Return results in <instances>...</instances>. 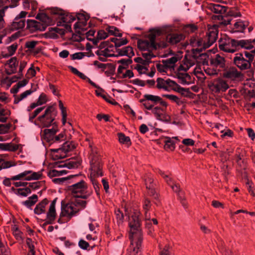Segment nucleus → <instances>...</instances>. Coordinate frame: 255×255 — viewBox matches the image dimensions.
Returning <instances> with one entry per match:
<instances>
[{
    "label": "nucleus",
    "mask_w": 255,
    "mask_h": 255,
    "mask_svg": "<svg viewBox=\"0 0 255 255\" xmlns=\"http://www.w3.org/2000/svg\"><path fill=\"white\" fill-rule=\"evenodd\" d=\"M175 140H178L177 136L169 137H165L164 140V149L167 151H172L175 147Z\"/></svg>",
    "instance_id": "nucleus-20"
},
{
    "label": "nucleus",
    "mask_w": 255,
    "mask_h": 255,
    "mask_svg": "<svg viewBox=\"0 0 255 255\" xmlns=\"http://www.w3.org/2000/svg\"><path fill=\"white\" fill-rule=\"evenodd\" d=\"M112 41L115 43L116 47H120L128 43L127 40L125 38L118 39L117 38H113L112 39Z\"/></svg>",
    "instance_id": "nucleus-57"
},
{
    "label": "nucleus",
    "mask_w": 255,
    "mask_h": 255,
    "mask_svg": "<svg viewBox=\"0 0 255 255\" xmlns=\"http://www.w3.org/2000/svg\"><path fill=\"white\" fill-rule=\"evenodd\" d=\"M11 231L13 236L17 240L21 241L22 240V233L16 225H14L12 226Z\"/></svg>",
    "instance_id": "nucleus-43"
},
{
    "label": "nucleus",
    "mask_w": 255,
    "mask_h": 255,
    "mask_svg": "<svg viewBox=\"0 0 255 255\" xmlns=\"http://www.w3.org/2000/svg\"><path fill=\"white\" fill-rule=\"evenodd\" d=\"M48 204L47 199H45L39 203L34 209V213L37 215H40L46 213L47 206Z\"/></svg>",
    "instance_id": "nucleus-21"
},
{
    "label": "nucleus",
    "mask_w": 255,
    "mask_h": 255,
    "mask_svg": "<svg viewBox=\"0 0 255 255\" xmlns=\"http://www.w3.org/2000/svg\"><path fill=\"white\" fill-rule=\"evenodd\" d=\"M156 67L157 71L161 73L162 75L168 74V72H172L171 69L168 68L166 63L163 60L162 61L161 63H157L156 65Z\"/></svg>",
    "instance_id": "nucleus-29"
},
{
    "label": "nucleus",
    "mask_w": 255,
    "mask_h": 255,
    "mask_svg": "<svg viewBox=\"0 0 255 255\" xmlns=\"http://www.w3.org/2000/svg\"><path fill=\"white\" fill-rule=\"evenodd\" d=\"M156 87L159 89H162L166 91H171L172 90L178 92L184 91V89L181 88L175 82L168 79L164 80L161 78H157L156 80Z\"/></svg>",
    "instance_id": "nucleus-9"
},
{
    "label": "nucleus",
    "mask_w": 255,
    "mask_h": 255,
    "mask_svg": "<svg viewBox=\"0 0 255 255\" xmlns=\"http://www.w3.org/2000/svg\"><path fill=\"white\" fill-rule=\"evenodd\" d=\"M18 65V61L15 58H11L7 61L5 65V70L6 73L8 74H11L15 73L16 71V67Z\"/></svg>",
    "instance_id": "nucleus-19"
},
{
    "label": "nucleus",
    "mask_w": 255,
    "mask_h": 255,
    "mask_svg": "<svg viewBox=\"0 0 255 255\" xmlns=\"http://www.w3.org/2000/svg\"><path fill=\"white\" fill-rule=\"evenodd\" d=\"M159 173L165 179V180H166L167 184H168L171 186L172 190L174 192H177L179 191V187L177 185L174 184L172 183L171 179V178H170L169 177L168 175L164 173V172H163L161 170H160L159 171Z\"/></svg>",
    "instance_id": "nucleus-28"
},
{
    "label": "nucleus",
    "mask_w": 255,
    "mask_h": 255,
    "mask_svg": "<svg viewBox=\"0 0 255 255\" xmlns=\"http://www.w3.org/2000/svg\"><path fill=\"white\" fill-rule=\"evenodd\" d=\"M115 215L117 220L118 224L119 225L122 224L124 221L123 214L119 209H117L115 211Z\"/></svg>",
    "instance_id": "nucleus-60"
},
{
    "label": "nucleus",
    "mask_w": 255,
    "mask_h": 255,
    "mask_svg": "<svg viewBox=\"0 0 255 255\" xmlns=\"http://www.w3.org/2000/svg\"><path fill=\"white\" fill-rule=\"evenodd\" d=\"M151 51L152 50H148L146 51H143V52L142 53V56L144 58V61L146 63H148L150 60L155 56L151 52Z\"/></svg>",
    "instance_id": "nucleus-55"
},
{
    "label": "nucleus",
    "mask_w": 255,
    "mask_h": 255,
    "mask_svg": "<svg viewBox=\"0 0 255 255\" xmlns=\"http://www.w3.org/2000/svg\"><path fill=\"white\" fill-rule=\"evenodd\" d=\"M67 173V170L61 168L51 170L48 172V176L50 177L60 176Z\"/></svg>",
    "instance_id": "nucleus-31"
},
{
    "label": "nucleus",
    "mask_w": 255,
    "mask_h": 255,
    "mask_svg": "<svg viewBox=\"0 0 255 255\" xmlns=\"http://www.w3.org/2000/svg\"><path fill=\"white\" fill-rule=\"evenodd\" d=\"M183 38V36L182 34H173L168 35L167 39L168 41L172 44H176L180 42Z\"/></svg>",
    "instance_id": "nucleus-32"
},
{
    "label": "nucleus",
    "mask_w": 255,
    "mask_h": 255,
    "mask_svg": "<svg viewBox=\"0 0 255 255\" xmlns=\"http://www.w3.org/2000/svg\"><path fill=\"white\" fill-rule=\"evenodd\" d=\"M30 173V172L28 170H26L21 172L16 175H15L11 177L12 180H25L27 181V178L28 177V175Z\"/></svg>",
    "instance_id": "nucleus-44"
},
{
    "label": "nucleus",
    "mask_w": 255,
    "mask_h": 255,
    "mask_svg": "<svg viewBox=\"0 0 255 255\" xmlns=\"http://www.w3.org/2000/svg\"><path fill=\"white\" fill-rule=\"evenodd\" d=\"M79 211V208L73 203L67 204L65 205L62 204L61 217H67L71 218Z\"/></svg>",
    "instance_id": "nucleus-13"
},
{
    "label": "nucleus",
    "mask_w": 255,
    "mask_h": 255,
    "mask_svg": "<svg viewBox=\"0 0 255 255\" xmlns=\"http://www.w3.org/2000/svg\"><path fill=\"white\" fill-rule=\"evenodd\" d=\"M12 127L11 124H0V134L7 133Z\"/></svg>",
    "instance_id": "nucleus-58"
},
{
    "label": "nucleus",
    "mask_w": 255,
    "mask_h": 255,
    "mask_svg": "<svg viewBox=\"0 0 255 255\" xmlns=\"http://www.w3.org/2000/svg\"><path fill=\"white\" fill-rule=\"evenodd\" d=\"M242 74L236 67H231L225 69L222 74V78L232 81L240 79Z\"/></svg>",
    "instance_id": "nucleus-12"
},
{
    "label": "nucleus",
    "mask_w": 255,
    "mask_h": 255,
    "mask_svg": "<svg viewBox=\"0 0 255 255\" xmlns=\"http://www.w3.org/2000/svg\"><path fill=\"white\" fill-rule=\"evenodd\" d=\"M126 215L128 217V225L130 228L129 238L130 245L129 250L132 251V255H141V247L142 234L140 226V212L135 205H128L125 206Z\"/></svg>",
    "instance_id": "nucleus-1"
},
{
    "label": "nucleus",
    "mask_w": 255,
    "mask_h": 255,
    "mask_svg": "<svg viewBox=\"0 0 255 255\" xmlns=\"http://www.w3.org/2000/svg\"><path fill=\"white\" fill-rule=\"evenodd\" d=\"M69 69H70L71 71L74 74L78 76L79 77L81 78L83 80H87L88 82L93 86L95 87H97V85L95 83L92 82L88 77H87L83 73L79 71L76 68L72 67V66H69Z\"/></svg>",
    "instance_id": "nucleus-25"
},
{
    "label": "nucleus",
    "mask_w": 255,
    "mask_h": 255,
    "mask_svg": "<svg viewBox=\"0 0 255 255\" xmlns=\"http://www.w3.org/2000/svg\"><path fill=\"white\" fill-rule=\"evenodd\" d=\"M57 201V198L54 199L50 203L48 212L46 213V219L48 221L52 222L55 220L56 217V212L55 205Z\"/></svg>",
    "instance_id": "nucleus-18"
},
{
    "label": "nucleus",
    "mask_w": 255,
    "mask_h": 255,
    "mask_svg": "<svg viewBox=\"0 0 255 255\" xmlns=\"http://www.w3.org/2000/svg\"><path fill=\"white\" fill-rule=\"evenodd\" d=\"M233 61L234 64L241 70L249 69L251 67V64L246 60L242 53H236Z\"/></svg>",
    "instance_id": "nucleus-14"
},
{
    "label": "nucleus",
    "mask_w": 255,
    "mask_h": 255,
    "mask_svg": "<svg viewBox=\"0 0 255 255\" xmlns=\"http://www.w3.org/2000/svg\"><path fill=\"white\" fill-rule=\"evenodd\" d=\"M25 26V20L20 19L19 17H16L12 22V28L15 29H19L23 28Z\"/></svg>",
    "instance_id": "nucleus-36"
},
{
    "label": "nucleus",
    "mask_w": 255,
    "mask_h": 255,
    "mask_svg": "<svg viewBox=\"0 0 255 255\" xmlns=\"http://www.w3.org/2000/svg\"><path fill=\"white\" fill-rule=\"evenodd\" d=\"M108 36V34L104 30H100L98 32L97 36L93 39V43L97 45L100 40L106 39Z\"/></svg>",
    "instance_id": "nucleus-35"
},
{
    "label": "nucleus",
    "mask_w": 255,
    "mask_h": 255,
    "mask_svg": "<svg viewBox=\"0 0 255 255\" xmlns=\"http://www.w3.org/2000/svg\"><path fill=\"white\" fill-rule=\"evenodd\" d=\"M219 48L225 52L234 53L238 48L237 40L229 37H223L219 41Z\"/></svg>",
    "instance_id": "nucleus-11"
},
{
    "label": "nucleus",
    "mask_w": 255,
    "mask_h": 255,
    "mask_svg": "<svg viewBox=\"0 0 255 255\" xmlns=\"http://www.w3.org/2000/svg\"><path fill=\"white\" fill-rule=\"evenodd\" d=\"M180 57L178 55H174L166 60H163L172 71H174L175 63L180 60Z\"/></svg>",
    "instance_id": "nucleus-27"
},
{
    "label": "nucleus",
    "mask_w": 255,
    "mask_h": 255,
    "mask_svg": "<svg viewBox=\"0 0 255 255\" xmlns=\"http://www.w3.org/2000/svg\"><path fill=\"white\" fill-rule=\"evenodd\" d=\"M16 81V78L15 77H13L12 78H10L9 77H6L3 79L1 83L2 84H5L7 87H9L11 84Z\"/></svg>",
    "instance_id": "nucleus-62"
},
{
    "label": "nucleus",
    "mask_w": 255,
    "mask_h": 255,
    "mask_svg": "<svg viewBox=\"0 0 255 255\" xmlns=\"http://www.w3.org/2000/svg\"><path fill=\"white\" fill-rule=\"evenodd\" d=\"M119 54L121 56H127L129 58L134 55L132 48L130 46H127L119 49Z\"/></svg>",
    "instance_id": "nucleus-30"
},
{
    "label": "nucleus",
    "mask_w": 255,
    "mask_h": 255,
    "mask_svg": "<svg viewBox=\"0 0 255 255\" xmlns=\"http://www.w3.org/2000/svg\"><path fill=\"white\" fill-rule=\"evenodd\" d=\"M118 137L119 142L121 143L126 144L129 146L131 144L130 138L128 136L125 135L124 133H118Z\"/></svg>",
    "instance_id": "nucleus-46"
},
{
    "label": "nucleus",
    "mask_w": 255,
    "mask_h": 255,
    "mask_svg": "<svg viewBox=\"0 0 255 255\" xmlns=\"http://www.w3.org/2000/svg\"><path fill=\"white\" fill-rule=\"evenodd\" d=\"M211 10L216 13H223L225 12L226 8L225 6L220 5L219 4H214L210 6Z\"/></svg>",
    "instance_id": "nucleus-45"
},
{
    "label": "nucleus",
    "mask_w": 255,
    "mask_h": 255,
    "mask_svg": "<svg viewBox=\"0 0 255 255\" xmlns=\"http://www.w3.org/2000/svg\"><path fill=\"white\" fill-rule=\"evenodd\" d=\"M144 98H145L148 102H151L153 104H156L157 103H159L160 104V102L163 101L160 97L150 94L144 95Z\"/></svg>",
    "instance_id": "nucleus-39"
},
{
    "label": "nucleus",
    "mask_w": 255,
    "mask_h": 255,
    "mask_svg": "<svg viewBox=\"0 0 255 255\" xmlns=\"http://www.w3.org/2000/svg\"><path fill=\"white\" fill-rule=\"evenodd\" d=\"M0 149L4 151H14L17 149V148L11 143H0Z\"/></svg>",
    "instance_id": "nucleus-49"
},
{
    "label": "nucleus",
    "mask_w": 255,
    "mask_h": 255,
    "mask_svg": "<svg viewBox=\"0 0 255 255\" xmlns=\"http://www.w3.org/2000/svg\"><path fill=\"white\" fill-rule=\"evenodd\" d=\"M186 72L177 69L175 71V77L179 80L180 83L184 85H189L192 83L191 76Z\"/></svg>",
    "instance_id": "nucleus-17"
},
{
    "label": "nucleus",
    "mask_w": 255,
    "mask_h": 255,
    "mask_svg": "<svg viewBox=\"0 0 255 255\" xmlns=\"http://www.w3.org/2000/svg\"><path fill=\"white\" fill-rule=\"evenodd\" d=\"M98 54L105 57H112L114 55L113 52L109 48L101 49L98 51Z\"/></svg>",
    "instance_id": "nucleus-54"
},
{
    "label": "nucleus",
    "mask_w": 255,
    "mask_h": 255,
    "mask_svg": "<svg viewBox=\"0 0 255 255\" xmlns=\"http://www.w3.org/2000/svg\"><path fill=\"white\" fill-rule=\"evenodd\" d=\"M196 62V58L190 55L185 56L180 66L177 69L187 72L191 67L193 66Z\"/></svg>",
    "instance_id": "nucleus-15"
},
{
    "label": "nucleus",
    "mask_w": 255,
    "mask_h": 255,
    "mask_svg": "<svg viewBox=\"0 0 255 255\" xmlns=\"http://www.w3.org/2000/svg\"><path fill=\"white\" fill-rule=\"evenodd\" d=\"M26 244L29 249L27 255H35V243L31 239H26Z\"/></svg>",
    "instance_id": "nucleus-47"
},
{
    "label": "nucleus",
    "mask_w": 255,
    "mask_h": 255,
    "mask_svg": "<svg viewBox=\"0 0 255 255\" xmlns=\"http://www.w3.org/2000/svg\"><path fill=\"white\" fill-rule=\"evenodd\" d=\"M37 19H40V20L47 23L48 24H50V23L49 22L50 19L47 17L46 14L45 13H38L36 16Z\"/></svg>",
    "instance_id": "nucleus-64"
},
{
    "label": "nucleus",
    "mask_w": 255,
    "mask_h": 255,
    "mask_svg": "<svg viewBox=\"0 0 255 255\" xmlns=\"http://www.w3.org/2000/svg\"><path fill=\"white\" fill-rule=\"evenodd\" d=\"M57 131L58 127L56 125H53L51 128L44 129L41 132L43 140L49 144L61 141L63 140L64 135L60 133L58 135H55Z\"/></svg>",
    "instance_id": "nucleus-6"
},
{
    "label": "nucleus",
    "mask_w": 255,
    "mask_h": 255,
    "mask_svg": "<svg viewBox=\"0 0 255 255\" xmlns=\"http://www.w3.org/2000/svg\"><path fill=\"white\" fill-rule=\"evenodd\" d=\"M30 193V189L28 188H19L15 191V193L21 196L26 197Z\"/></svg>",
    "instance_id": "nucleus-56"
},
{
    "label": "nucleus",
    "mask_w": 255,
    "mask_h": 255,
    "mask_svg": "<svg viewBox=\"0 0 255 255\" xmlns=\"http://www.w3.org/2000/svg\"><path fill=\"white\" fill-rule=\"evenodd\" d=\"M91 148V173H90V179L92 182L95 192L97 194H99V184L96 180L97 177L102 176L103 175L102 172L101 168V166L98 161V156L97 155V149L95 147L90 146Z\"/></svg>",
    "instance_id": "nucleus-3"
},
{
    "label": "nucleus",
    "mask_w": 255,
    "mask_h": 255,
    "mask_svg": "<svg viewBox=\"0 0 255 255\" xmlns=\"http://www.w3.org/2000/svg\"><path fill=\"white\" fill-rule=\"evenodd\" d=\"M77 17L78 21L74 24V28L76 32L81 33L84 32L89 17L83 14L79 13L77 15Z\"/></svg>",
    "instance_id": "nucleus-16"
},
{
    "label": "nucleus",
    "mask_w": 255,
    "mask_h": 255,
    "mask_svg": "<svg viewBox=\"0 0 255 255\" xmlns=\"http://www.w3.org/2000/svg\"><path fill=\"white\" fill-rule=\"evenodd\" d=\"M30 173L28 175V177L27 178V181L32 180H39L43 177L42 171L33 172L31 170H29Z\"/></svg>",
    "instance_id": "nucleus-40"
},
{
    "label": "nucleus",
    "mask_w": 255,
    "mask_h": 255,
    "mask_svg": "<svg viewBox=\"0 0 255 255\" xmlns=\"http://www.w3.org/2000/svg\"><path fill=\"white\" fill-rule=\"evenodd\" d=\"M211 64L213 66L220 67L223 68L225 65V59L223 56H220L219 54L216 55L214 57H212L210 61Z\"/></svg>",
    "instance_id": "nucleus-22"
},
{
    "label": "nucleus",
    "mask_w": 255,
    "mask_h": 255,
    "mask_svg": "<svg viewBox=\"0 0 255 255\" xmlns=\"http://www.w3.org/2000/svg\"><path fill=\"white\" fill-rule=\"evenodd\" d=\"M75 202H73L76 207L79 208V211L85 208L86 206L87 202L84 199L76 198Z\"/></svg>",
    "instance_id": "nucleus-53"
},
{
    "label": "nucleus",
    "mask_w": 255,
    "mask_h": 255,
    "mask_svg": "<svg viewBox=\"0 0 255 255\" xmlns=\"http://www.w3.org/2000/svg\"><path fill=\"white\" fill-rule=\"evenodd\" d=\"M16 165L14 162L12 161H3L2 156L0 155V170L2 169L7 168Z\"/></svg>",
    "instance_id": "nucleus-41"
},
{
    "label": "nucleus",
    "mask_w": 255,
    "mask_h": 255,
    "mask_svg": "<svg viewBox=\"0 0 255 255\" xmlns=\"http://www.w3.org/2000/svg\"><path fill=\"white\" fill-rule=\"evenodd\" d=\"M37 201V196L36 195H33L29 197L28 199L23 202V204L27 207L32 206Z\"/></svg>",
    "instance_id": "nucleus-48"
},
{
    "label": "nucleus",
    "mask_w": 255,
    "mask_h": 255,
    "mask_svg": "<svg viewBox=\"0 0 255 255\" xmlns=\"http://www.w3.org/2000/svg\"><path fill=\"white\" fill-rule=\"evenodd\" d=\"M162 107L155 106L151 109V113L158 120L168 122L170 121V117L166 112L167 104L165 101H161Z\"/></svg>",
    "instance_id": "nucleus-10"
},
{
    "label": "nucleus",
    "mask_w": 255,
    "mask_h": 255,
    "mask_svg": "<svg viewBox=\"0 0 255 255\" xmlns=\"http://www.w3.org/2000/svg\"><path fill=\"white\" fill-rule=\"evenodd\" d=\"M27 27L29 29V30L32 31H34L38 30H41L40 28V23L34 20H27Z\"/></svg>",
    "instance_id": "nucleus-33"
},
{
    "label": "nucleus",
    "mask_w": 255,
    "mask_h": 255,
    "mask_svg": "<svg viewBox=\"0 0 255 255\" xmlns=\"http://www.w3.org/2000/svg\"><path fill=\"white\" fill-rule=\"evenodd\" d=\"M37 41H28L25 42V47L29 51L32 50L38 44Z\"/></svg>",
    "instance_id": "nucleus-61"
},
{
    "label": "nucleus",
    "mask_w": 255,
    "mask_h": 255,
    "mask_svg": "<svg viewBox=\"0 0 255 255\" xmlns=\"http://www.w3.org/2000/svg\"><path fill=\"white\" fill-rule=\"evenodd\" d=\"M61 148L63 151L66 152V154L67 155L68 152L73 150L75 148V145L71 142L67 141L63 144Z\"/></svg>",
    "instance_id": "nucleus-51"
},
{
    "label": "nucleus",
    "mask_w": 255,
    "mask_h": 255,
    "mask_svg": "<svg viewBox=\"0 0 255 255\" xmlns=\"http://www.w3.org/2000/svg\"><path fill=\"white\" fill-rule=\"evenodd\" d=\"M157 30H152L147 34L146 38L138 41L137 45L139 49L142 51L152 50L156 48L155 38Z\"/></svg>",
    "instance_id": "nucleus-7"
},
{
    "label": "nucleus",
    "mask_w": 255,
    "mask_h": 255,
    "mask_svg": "<svg viewBox=\"0 0 255 255\" xmlns=\"http://www.w3.org/2000/svg\"><path fill=\"white\" fill-rule=\"evenodd\" d=\"M237 44L238 47L240 46L247 49H251L253 47L249 41L246 40H237Z\"/></svg>",
    "instance_id": "nucleus-50"
},
{
    "label": "nucleus",
    "mask_w": 255,
    "mask_h": 255,
    "mask_svg": "<svg viewBox=\"0 0 255 255\" xmlns=\"http://www.w3.org/2000/svg\"><path fill=\"white\" fill-rule=\"evenodd\" d=\"M54 111L52 107H48L44 112V114L39 116L35 121V124L40 128H49L50 126L55 125L54 118L52 116V113Z\"/></svg>",
    "instance_id": "nucleus-8"
},
{
    "label": "nucleus",
    "mask_w": 255,
    "mask_h": 255,
    "mask_svg": "<svg viewBox=\"0 0 255 255\" xmlns=\"http://www.w3.org/2000/svg\"><path fill=\"white\" fill-rule=\"evenodd\" d=\"M217 36V28L216 26L214 25L208 29L205 39L193 37L190 39V44L192 47L196 48V50L202 51L212 45L216 41Z\"/></svg>",
    "instance_id": "nucleus-2"
},
{
    "label": "nucleus",
    "mask_w": 255,
    "mask_h": 255,
    "mask_svg": "<svg viewBox=\"0 0 255 255\" xmlns=\"http://www.w3.org/2000/svg\"><path fill=\"white\" fill-rule=\"evenodd\" d=\"M106 30L108 32V35H113L119 37L122 36V34L120 32L119 30L115 26H109L106 28Z\"/></svg>",
    "instance_id": "nucleus-52"
},
{
    "label": "nucleus",
    "mask_w": 255,
    "mask_h": 255,
    "mask_svg": "<svg viewBox=\"0 0 255 255\" xmlns=\"http://www.w3.org/2000/svg\"><path fill=\"white\" fill-rule=\"evenodd\" d=\"M246 28V25L244 22L242 21H238L236 22L234 25V27L232 28L231 31L234 32H242Z\"/></svg>",
    "instance_id": "nucleus-34"
},
{
    "label": "nucleus",
    "mask_w": 255,
    "mask_h": 255,
    "mask_svg": "<svg viewBox=\"0 0 255 255\" xmlns=\"http://www.w3.org/2000/svg\"><path fill=\"white\" fill-rule=\"evenodd\" d=\"M146 189L149 190V194L151 195L154 196L155 191L154 189V183L152 176L150 175H147L144 179Z\"/></svg>",
    "instance_id": "nucleus-23"
},
{
    "label": "nucleus",
    "mask_w": 255,
    "mask_h": 255,
    "mask_svg": "<svg viewBox=\"0 0 255 255\" xmlns=\"http://www.w3.org/2000/svg\"><path fill=\"white\" fill-rule=\"evenodd\" d=\"M23 6L25 8H30L31 7L32 11H34L37 9V2L35 0H25L23 2Z\"/></svg>",
    "instance_id": "nucleus-42"
},
{
    "label": "nucleus",
    "mask_w": 255,
    "mask_h": 255,
    "mask_svg": "<svg viewBox=\"0 0 255 255\" xmlns=\"http://www.w3.org/2000/svg\"><path fill=\"white\" fill-rule=\"evenodd\" d=\"M135 69H136L140 74H147L148 71V69L145 66L139 64H136L135 66Z\"/></svg>",
    "instance_id": "nucleus-63"
},
{
    "label": "nucleus",
    "mask_w": 255,
    "mask_h": 255,
    "mask_svg": "<svg viewBox=\"0 0 255 255\" xmlns=\"http://www.w3.org/2000/svg\"><path fill=\"white\" fill-rule=\"evenodd\" d=\"M35 91V90L29 89L24 91V92L22 93L21 94L19 95H14L13 103L15 104H17L20 101L26 99L28 96L31 95Z\"/></svg>",
    "instance_id": "nucleus-24"
},
{
    "label": "nucleus",
    "mask_w": 255,
    "mask_h": 255,
    "mask_svg": "<svg viewBox=\"0 0 255 255\" xmlns=\"http://www.w3.org/2000/svg\"><path fill=\"white\" fill-rule=\"evenodd\" d=\"M207 87L212 94L224 93L230 88L228 81L221 77L207 81Z\"/></svg>",
    "instance_id": "nucleus-5"
},
{
    "label": "nucleus",
    "mask_w": 255,
    "mask_h": 255,
    "mask_svg": "<svg viewBox=\"0 0 255 255\" xmlns=\"http://www.w3.org/2000/svg\"><path fill=\"white\" fill-rule=\"evenodd\" d=\"M59 107L61 111L62 115V122L63 125H65L67 121V111L66 108L64 107V105L61 101L59 100Z\"/></svg>",
    "instance_id": "nucleus-38"
},
{
    "label": "nucleus",
    "mask_w": 255,
    "mask_h": 255,
    "mask_svg": "<svg viewBox=\"0 0 255 255\" xmlns=\"http://www.w3.org/2000/svg\"><path fill=\"white\" fill-rule=\"evenodd\" d=\"M10 114V112L7 109L2 108L0 104V122H6Z\"/></svg>",
    "instance_id": "nucleus-37"
},
{
    "label": "nucleus",
    "mask_w": 255,
    "mask_h": 255,
    "mask_svg": "<svg viewBox=\"0 0 255 255\" xmlns=\"http://www.w3.org/2000/svg\"><path fill=\"white\" fill-rule=\"evenodd\" d=\"M218 249L223 255H236L235 253L227 249L223 245L218 247Z\"/></svg>",
    "instance_id": "nucleus-59"
},
{
    "label": "nucleus",
    "mask_w": 255,
    "mask_h": 255,
    "mask_svg": "<svg viewBox=\"0 0 255 255\" xmlns=\"http://www.w3.org/2000/svg\"><path fill=\"white\" fill-rule=\"evenodd\" d=\"M68 190L73 197L82 199H87L92 193L88 190V185L84 180L69 186Z\"/></svg>",
    "instance_id": "nucleus-4"
},
{
    "label": "nucleus",
    "mask_w": 255,
    "mask_h": 255,
    "mask_svg": "<svg viewBox=\"0 0 255 255\" xmlns=\"http://www.w3.org/2000/svg\"><path fill=\"white\" fill-rule=\"evenodd\" d=\"M51 155L54 160L62 159L66 157V152L63 151L62 148L51 149Z\"/></svg>",
    "instance_id": "nucleus-26"
}]
</instances>
